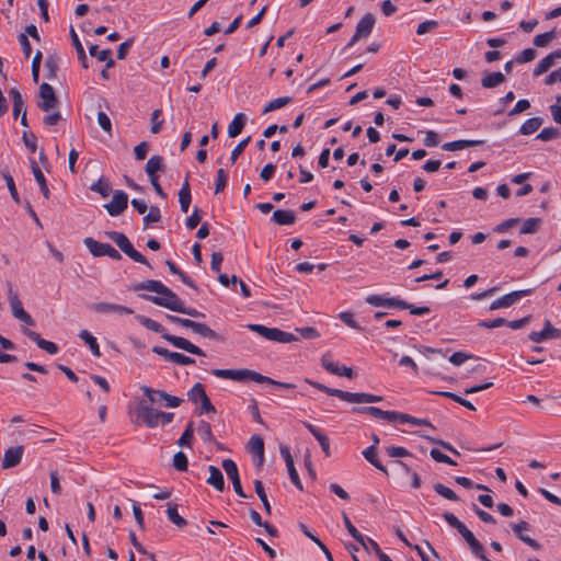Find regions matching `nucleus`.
Returning a JSON list of instances; mask_svg holds the SVG:
<instances>
[{"label": "nucleus", "instance_id": "nucleus-40", "mask_svg": "<svg viewBox=\"0 0 561 561\" xmlns=\"http://www.w3.org/2000/svg\"><path fill=\"white\" fill-rule=\"evenodd\" d=\"M249 330L256 332L261 336L265 337L270 341H275L277 329L276 328H267L262 324H249Z\"/></svg>", "mask_w": 561, "mask_h": 561}, {"label": "nucleus", "instance_id": "nucleus-57", "mask_svg": "<svg viewBox=\"0 0 561 561\" xmlns=\"http://www.w3.org/2000/svg\"><path fill=\"white\" fill-rule=\"evenodd\" d=\"M430 456L437 462H444V463H447L449 466H457V462L454 461L450 457H448L447 455L443 454L440 450L438 449H432L430 451Z\"/></svg>", "mask_w": 561, "mask_h": 561}, {"label": "nucleus", "instance_id": "nucleus-45", "mask_svg": "<svg viewBox=\"0 0 561 561\" xmlns=\"http://www.w3.org/2000/svg\"><path fill=\"white\" fill-rule=\"evenodd\" d=\"M206 396L207 394L205 392L204 386L199 382L195 383L192 387V389L187 392L188 399L194 403H197L198 401L204 399Z\"/></svg>", "mask_w": 561, "mask_h": 561}, {"label": "nucleus", "instance_id": "nucleus-11", "mask_svg": "<svg viewBox=\"0 0 561 561\" xmlns=\"http://www.w3.org/2000/svg\"><path fill=\"white\" fill-rule=\"evenodd\" d=\"M128 205V195L124 191H116L112 197V201L104 205L107 213L115 217L121 215Z\"/></svg>", "mask_w": 561, "mask_h": 561}, {"label": "nucleus", "instance_id": "nucleus-54", "mask_svg": "<svg viewBox=\"0 0 561 561\" xmlns=\"http://www.w3.org/2000/svg\"><path fill=\"white\" fill-rule=\"evenodd\" d=\"M560 136V131L554 127H547L543 128L538 135L537 139H540L542 141H548L556 139Z\"/></svg>", "mask_w": 561, "mask_h": 561}, {"label": "nucleus", "instance_id": "nucleus-63", "mask_svg": "<svg viewBox=\"0 0 561 561\" xmlns=\"http://www.w3.org/2000/svg\"><path fill=\"white\" fill-rule=\"evenodd\" d=\"M472 357L471 354H467L465 352H455L450 357L449 362L455 366H460L468 359Z\"/></svg>", "mask_w": 561, "mask_h": 561}, {"label": "nucleus", "instance_id": "nucleus-64", "mask_svg": "<svg viewBox=\"0 0 561 561\" xmlns=\"http://www.w3.org/2000/svg\"><path fill=\"white\" fill-rule=\"evenodd\" d=\"M23 142L32 152L37 149L36 136L31 131H24L22 136Z\"/></svg>", "mask_w": 561, "mask_h": 561}, {"label": "nucleus", "instance_id": "nucleus-50", "mask_svg": "<svg viewBox=\"0 0 561 561\" xmlns=\"http://www.w3.org/2000/svg\"><path fill=\"white\" fill-rule=\"evenodd\" d=\"M539 225H540V219L528 218L524 221V224L520 228V233H523V234L535 233L538 230Z\"/></svg>", "mask_w": 561, "mask_h": 561}, {"label": "nucleus", "instance_id": "nucleus-7", "mask_svg": "<svg viewBox=\"0 0 561 561\" xmlns=\"http://www.w3.org/2000/svg\"><path fill=\"white\" fill-rule=\"evenodd\" d=\"M8 299L10 302V307H11L13 317L16 318L18 320L26 323L27 325L34 327L35 325L34 319L30 316L28 312H26L24 310L22 302L19 298V295L13 289V286L11 283H8Z\"/></svg>", "mask_w": 561, "mask_h": 561}, {"label": "nucleus", "instance_id": "nucleus-15", "mask_svg": "<svg viewBox=\"0 0 561 561\" xmlns=\"http://www.w3.org/2000/svg\"><path fill=\"white\" fill-rule=\"evenodd\" d=\"M90 309L103 314L117 313V314H131L133 309L111 302H96L90 306Z\"/></svg>", "mask_w": 561, "mask_h": 561}, {"label": "nucleus", "instance_id": "nucleus-38", "mask_svg": "<svg viewBox=\"0 0 561 561\" xmlns=\"http://www.w3.org/2000/svg\"><path fill=\"white\" fill-rule=\"evenodd\" d=\"M10 95L13 102V115L14 117H18L21 112L23 114L24 110H26L22 94L16 88H12L10 90Z\"/></svg>", "mask_w": 561, "mask_h": 561}, {"label": "nucleus", "instance_id": "nucleus-55", "mask_svg": "<svg viewBox=\"0 0 561 561\" xmlns=\"http://www.w3.org/2000/svg\"><path fill=\"white\" fill-rule=\"evenodd\" d=\"M161 219V211L159 207L151 206L149 208V213L144 217L145 226H149L150 224L158 222Z\"/></svg>", "mask_w": 561, "mask_h": 561}, {"label": "nucleus", "instance_id": "nucleus-58", "mask_svg": "<svg viewBox=\"0 0 561 561\" xmlns=\"http://www.w3.org/2000/svg\"><path fill=\"white\" fill-rule=\"evenodd\" d=\"M250 140L251 136H248L233 148L230 156L231 163H234L237 161L239 156L244 151L245 147L249 145Z\"/></svg>", "mask_w": 561, "mask_h": 561}, {"label": "nucleus", "instance_id": "nucleus-44", "mask_svg": "<svg viewBox=\"0 0 561 561\" xmlns=\"http://www.w3.org/2000/svg\"><path fill=\"white\" fill-rule=\"evenodd\" d=\"M254 488H255V492L257 494V496L260 497L263 506H264V510L267 514H271V504L267 500V496H266V493H265V490H264V486H263V483L261 480H255L254 481Z\"/></svg>", "mask_w": 561, "mask_h": 561}, {"label": "nucleus", "instance_id": "nucleus-5", "mask_svg": "<svg viewBox=\"0 0 561 561\" xmlns=\"http://www.w3.org/2000/svg\"><path fill=\"white\" fill-rule=\"evenodd\" d=\"M106 234L131 260H134L137 263L150 266L148 260L139 251L134 249L131 242L124 233L117 231H110L106 232Z\"/></svg>", "mask_w": 561, "mask_h": 561}, {"label": "nucleus", "instance_id": "nucleus-49", "mask_svg": "<svg viewBox=\"0 0 561 561\" xmlns=\"http://www.w3.org/2000/svg\"><path fill=\"white\" fill-rule=\"evenodd\" d=\"M434 490L437 494L442 495L443 497H445L449 501H458L457 494L451 489L444 485L443 483H439V482L435 483Z\"/></svg>", "mask_w": 561, "mask_h": 561}, {"label": "nucleus", "instance_id": "nucleus-52", "mask_svg": "<svg viewBox=\"0 0 561 561\" xmlns=\"http://www.w3.org/2000/svg\"><path fill=\"white\" fill-rule=\"evenodd\" d=\"M354 412L363 413V414H369L377 419H382L385 415V411L377 408V407H364V408H355L353 409Z\"/></svg>", "mask_w": 561, "mask_h": 561}, {"label": "nucleus", "instance_id": "nucleus-4", "mask_svg": "<svg viewBox=\"0 0 561 561\" xmlns=\"http://www.w3.org/2000/svg\"><path fill=\"white\" fill-rule=\"evenodd\" d=\"M307 383L310 386L317 388L320 391L325 392L329 396L336 397L343 401H346L348 403H375L380 402L382 400V397L375 396L370 393L365 392H348L341 389L330 388L324 386L323 383L313 381L311 379H305Z\"/></svg>", "mask_w": 561, "mask_h": 561}, {"label": "nucleus", "instance_id": "nucleus-31", "mask_svg": "<svg viewBox=\"0 0 561 561\" xmlns=\"http://www.w3.org/2000/svg\"><path fill=\"white\" fill-rule=\"evenodd\" d=\"M191 201H192L191 188H190V183L186 179L179 192V203H180L181 210L183 213L188 211Z\"/></svg>", "mask_w": 561, "mask_h": 561}, {"label": "nucleus", "instance_id": "nucleus-60", "mask_svg": "<svg viewBox=\"0 0 561 561\" xmlns=\"http://www.w3.org/2000/svg\"><path fill=\"white\" fill-rule=\"evenodd\" d=\"M42 53L38 50L32 60V78L33 81L36 83L39 79V69H41V61H42Z\"/></svg>", "mask_w": 561, "mask_h": 561}, {"label": "nucleus", "instance_id": "nucleus-25", "mask_svg": "<svg viewBox=\"0 0 561 561\" xmlns=\"http://www.w3.org/2000/svg\"><path fill=\"white\" fill-rule=\"evenodd\" d=\"M483 144V140H466V139H461V140H455V141H450V142H446L442 146V149L446 150V151H457V150H461V149H465V148H468V147H477V146H480Z\"/></svg>", "mask_w": 561, "mask_h": 561}, {"label": "nucleus", "instance_id": "nucleus-42", "mask_svg": "<svg viewBox=\"0 0 561 561\" xmlns=\"http://www.w3.org/2000/svg\"><path fill=\"white\" fill-rule=\"evenodd\" d=\"M90 190L99 193L102 197H107L112 191L108 181L101 176L96 182H94Z\"/></svg>", "mask_w": 561, "mask_h": 561}, {"label": "nucleus", "instance_id": "nucleus-2", "mask_svg": "<svg viewBox=\"0 0 561 561\" xmlns=\"http://www.w3.org/2000/svg\"><path fill=\"white\" fill-rule=\"evenodd\" d=\"M211 374L218 378L231 379L239 382L253 381L257 383H267L283 389H294L296 385L274 380L250 369H213Z\"/></svg>", "mask_w": 561, "mask_h": 561}, {"label": "nucleus", "instance_id": "nucleus-12", "mask_svg": "<svg viewBox=\"0 0 561 561\" xmlns=\"http://www.w3.org/2000/svg\"><path fill=\"white\" fill-rule=\"evenodd\" d=\"M152 352L162 356L167 362L175 363L178 365H191L195 360L182 353L171 352L162 346H153Z\"/></svg>", "mask_w": 561, "mask_h": 561}, {"label": "nucleus", "instance_id": "nucleus-47", "mask_svg": "<svg viewBox=\"0 0 561 561\" xmlns=\"http://www.w3.org/2000/svg\"><path fill=\"white\" fill-rule=\"evenodd\" d=\"M45 69L47 70V78L54 79L58 70V57L50 55L45 60Z\"/></svg>", "mask_w": 561, "mask_h": 561}, {"label": "nucleus", "instance_id": "nucleus-51", "mask_svg": "<svg viewBox=\"0 0 561 561\" xmlns=\"http://www.w3.org/2000/svg\"><path fill=\"white\" fill-rule=\"evenodd\" d=\"M173 467L179 471H186L188 467V460L183 451H178L173 457Z\"/></svg>", "mask_w": 561, "mask_h": 561}, {"label": "nucleus", "instance_id": "nucleus-43", "mask_svg": "<svg viewBox=\"0 0 561 561\" xmlns=\"http://www.w3.org/2000/svg\"><path fill=\"white\" fill-rule=\"evenodd\" d=\"M290 102H291L290 96H282V98L274 99L265 105L262 113L267 114L270 112L276 111L283 106H286Z\"/></svg>", "mask_w": 561, "mask_h": 561}, {"label": "nucleus", "instance_id": "nucleus-3", "mask_svg": "<svg viewBox=\"0 0 561 561\" xmlns=\"http://www.w3.org/2000/svg\"><path fill=\"white\" fill-rule=\"evenodd\" d=\"M136 318L139 321V323L142 324L146 329L160 333L162 337L169 343H171L174 347L181 348L183 351H186L187 353L197 356H205V353L201 347L196 346L195 344L191 343L188 340L184 337L167 333L163 325L157 322L156 320H152L145 316H137Z\"/></svg>", "mask_w": 561, "mask_h": 561}, {"label": "nucleus", "instance_id": "nucleus-32", "mask_svg": "<svg viewBox=\"0 0 561 561\" xmlns=\"http://www.w3.org/2000/svg\"><path fill=\"white\" fill-rule=\"evenodd\" d=\"M363 456L365 457V459L370 462L376 469L380 470L381 472H383L386 476H388V470L386 469V467L378 460L377 458V450H376V447L375 445H371L369 447H367L364 451H363Z\"/></svg>", "mask_w": 561, "mask_h": 561}, {"label": "nucleus", "instance_id": "nucleus-48", "mask_svg": "<svg viewBox=\"0 0 561 561\" xmlns=\"http://www.w3.org/2000/svg\"><path fill=\"white\" fill-rule=\"evenodd\" d=\"M194 428H193V422H190L184 430L183 434L178 440V444L181 447H191L192 439H193Z\"/></svg>", "mask_w": 561, "mask_h": 561}, {"label": "nucleus", "instance_id": "nucleus-22", "mask_svg": "<svg viewBox=\"0 0 561 561\" xmlns=\"http://www.w3.org/2000/svg\"><path fill=\"white\" fill-rule=\"evenodd\" d=\"M304 426L313 435V437L319 442L323 453L327 456H330V440L329 438L321 433L319 428L308 422H302Z\"/></svg>", "mask_w": 561, "mask_h": 561}, {"label": "nucleus", "instance_id": "nucleus-19", "mask_svg": "<svg viewBox=\"0 0 561 561\" xmlns=\"http://www.w3.org/2000/svg\"><path fill=\"white\" fill-rule=\"evenodd\" d=\"M280 455L282 457L284 458L285 462H286V467H287V470H288V474H289V479L290 481L299 489V490H302V484H301V481L299 479V476H298V472L294 466V460H293V457L290 455V450L288 447L286 446H280Z\"/></svg>", "mask_w": 561, "mask_h": 561}, {"label": "nucleus", "instance_id": "nucleus-18", "mask_svg": "<svg viewBox=\"0 0 561 561\" xmlns=\"http://www.w3.org/2000/svg\"><path fill=\"white\" fill-rule=\"evenodd\" d=\"M22 332L28 339H31L33 342H35L39 348L46 351L48 354L54 355V354L58 353L59 348H58L57 344L54 342L44 340L43 337H41V335L37 332L32 331L26 328L22 329Z\"/></svg>", "mask_w": 561, "mask_h": 561}, {"label": "nucleus", "instance_id": "nucleus-35", "mask_svg": "<svg viewBox=\"0 0 561 561\" xmlns=\"http://www.w3.org/2000/svg\"><path fill=\"white\" fill-rule=\"evenodd\" d=\"M344 525L350 533V535L364 548H367L365 536L362 535L356 527L352 524L350 517L346 515V513L342 514Z\"/></svg>", "mask_w": 561, "mask_h": 561}, {"label": "nucleus", "instance_id": "nucleus-6", "mask_svg": "<svg viewBox=\"0 0 561 561\" xmlns=\"http://www.w3.org/2000/svg\"><path fill=\"white\" fill-rule=\"evenodd\" d=\"M141 391L152 404H162L167 408H178L183 399L169 394L162 390H154L148 386H142Z\"/></svg>", "mask_w": 561, "mask_h": 561}, {"label": "nucleus", "instance_id": "nucleus-39", "mask_svg": "<svg viewBox=\"0 0 561 561\" xmlns=\"http://www.w3.org/2000/svg\"><path fill=\"white\" fill-rule=\"evenodd\" d=\"M167 515L168 518L179 528H183L187 524L186 519L179 514L176 504H168Z\"/></svg>", "mask_w": 561, "mask_h": 561}, {"label": "nucleus", "instance_id": "nucleus-53", "mask_svg": "<svg viewBox=\"0 0 561 561\" xmlns=\"http://www.w3.org/2000/svg\"><path fill=\"white\" fill-rule=\"evenodd\" d=\"M162 115V111L160 108H157L151 114V133L158 134L161 130L163 121L160 119Z\"/></svg>", "mask_w": 561, "mask_h": 561}, {"label": "nucleus", "instance_id": "nucleus-9", "mask_svg": "<svg viewBox=\"0 0 561 561\" xmlns=\"http://www.w3.org/2000/svg\"><path fill=\"white\" fill-rule=\"evenodd\" d=\"M533 293V289H523V290H515L510 294H506L499 299L494 300L490 305V310H496L500 308H508L522 298L530 295Z\"/></svg>", "mask_w": 561, "mask_h": 561}, {"label": "nucleus", "instance_id": "nucleus-56", "mask_svg": "<svg viewBox=\"0 0 561 561\" xmlns=\"http://www.w3.org/2000/svg\"><path fill=\"white\" fill-rule=\"evenodd\" d=\"M554 37V30L535 36L534 45L545 47Z\"/></svg>", "mask_w": 561, "mask_h": 561}, {"label": "nucleus", "instance_id": "nucleus-13", "mask_svg": "<svg viewBox=\"0 0 561 561\" xmlns=\"http://www.w3.org/2000/svg\"><path fill=\"white\" fill-rule=\"evenodd\" d=\"M366 302L374 307H385V308H399L407 307V302L396 297H385L382 295H368L366 297Z\"/></svg>", "mask_w": 561, "mask_h": 561}, {"label": "nucleus", "instance_id": "nucleus-29", "mask_svg": "<svg viewBox=\"0 0 561 561\" xmlns=\"http://www.w3.org/2000/svg\"><path fill=\"white\" fill-rule=\"evenodd\" d=\"M209 478L207 479V483L213 485L217 491H222L225 488V480L221 471L215 467L209 466Z\"/></svg>", "mask_w": 561, "mask_h": 561}, {"label": "nucleus", "instance_id": "nucleus-33", "mask_svg": "<svg viewBox=\"0 0 561 561\" xmlns=\"http://www.w3.org/2000/svg\"><path fill=\"white\" fill-rule=\"evenodd\" d=\"M164 164H163V157L161 156H152L149 158L146 164V173L149 178L151 176H158V171H163Z\"/></svg>", "mask_w": 561, "mask_h": 561}, {"label": "nucleus", "instance_id": "nucleus-10", "mask_svg": "<svg viewBox=\"0 0 561 561\" xmlns=\"http://www.w3.org/2000/svg\"><path fill=\"white\" fill-rule=\"evenodd\" d=\"M221 466H222V469L225 470L227 477L231 480L234 492L240 497H244V499L248 497V495L243 492L240 477H239L238 467H237L236 462L231 459H225L222 461Z\"/></svg>", "mask_w": 561, "mask_h": 561}, {"label": "nucleus", "instance_id": "nucleus-17", "mask_svg": "<svg viewBox=\"0 0 561 561\" xmlns=\"http://www.w3.org/2000/svg\"><path fill=\"white\" fill-rule=\"evenodd\" d=\"M561 336V331L554 327H552L549 320H546L545 327L539 332H531L528 337L530 341L540 343L548 339H559Z\"/></svg>", "mask_w": 561, "mask_h": 561}, {"label": "nucleus", "instance_id": "nucleus-37", "mask_svg": "<svg viewBox=\"0 0 561 561\" xmlns=\"http://www.w3.org/2000/svg\"><path fill=\"white\" fill-rule=\"evenodd\" d=\"M79 337L90 347L92 354L96 357L101 356L100 346L96 339L87 330L79 333Z\"/></svg>", "mask_w": 561, "mask_h": 561}, {"label": "nucleus", "instance_id": "nucleus-59", "mask_svg": "<svg viewBox=\"0 0 561 561\" xmlns=\"http://www.w3.org/2000/svg\"><path fill=\"white\" fill-rule=\"evenodd\" d=\"M228 176L224 169H219L217 171L216 183H215V193L218 194L222 192L227 185Z\"/></svg>", "mask_w": 561, "mask_h": 561}, {"label": "nucleus", "instance_id": "nucleus-62", "mask_svg": "<svg viewBox=\"0 0 561 561\" xmlns=\"http://www.w3.org/2000/svg\"><path fill=\"white\" fill-rule=\"evenodd\" d=\"M438 26V22L434 20H427L422 23H420L416 27V34L423 35Z\"/></svg>", "mask_w": 561, "mask_h": 561}, {"label": "nucleus", "instance_id": "nucleus-8", "mask_svg": "<svg viewBox=\"0 0 561 561\" xmlns=\"http://www.w3.org/2000/svg\"><path fill=\"white\" fill-rule=\"evenodd\" d=\"M39 99L41 101L37 103V106L43 112H50L56 108L59 104V101L56 96V93L53 87L48 83H42L39 87Z\"/></svg>", "mask_w": 561, "mask_h": 561}, {"label": "nucleus", "instance_id": "nucleus-61", "mask_svg": "<svg viewBox=\"0 0 561 561\" xmlns=\"http://www.w3.org/2000/svg\"><path fill=\"white\" fill-rule=\"evenodd\" d=\"M3 179L7 183V186L10 191L11 197L14 199V202L20 203V197L15 187V183L13 178L10 175V173H3Z\"/></svg>", "mask_w": 561, "mask_h": 561}, {"label": "nucleus", "instance_id": "nucleus-14", "mask_svg": "<svg viewBox=\"0 0 561 561\" xmlns=\"http://www.w3.org/2000/svg\"><path fill=\"white\" fill-rule=\"evenodd\" d=\"M136 413L138 417L142 419L144 423L150 428L158 426V424L160 423V411L154 410L149 405L140 403L137 407Z\"/></svg>", "mask_w": 561, "mask_h": 561}, {"label": "nucleus", "instance_id": "nucleus-27", "mask_svg": "<svg viewBox=\"0 0 561 561\" xmlns=\"http://www.w3.org/2000/svg\"><path fill=\"white\" fill-rule=\"evenodd\" d=\"M89 53H90V55L92 57L98 58V60L105 61L106 62V68L114 67L115 62H114V60L111 57V55H112L111 49L99 50L98 45H91L89 47Z\"/></svg>", "mask_w": 561, "mask_h": 561}, {"label": "nucleus", "instance_id": "nucleus-41", "mask_svg": "<svg viewBox=\"0 0 561 561\" xmlns=\"http://www.w3.org/2000/svg\"><path fill=\"white\" fill-rule=\"evenodd\" d=\"M542 125V118L540 117H531L528 118L519 129V133L522 135H531L535 131L539 129V127Z\"/></svg>", "mask_w": 561, "mask_h": 561}, {"label": "nucleus", "instance_id": "nucleus-1", "mask_svg": "<svg viewBox=\"0 0 561 561\" xmlns=\"http://www.w3.org/2000/svg\"><path fill=\"white\" fill-rule=\"evenodd\" d=\"M148 290L157 293L160 296H151L147 294H141V297L145 300H149L152 304L164 307L171 311L178 312L182 310L183 301L178 297L175 293H173L169 287L162 284L160 280L149 279L142 283H139L135 286V290Z\"/></svg>", "mask_w": 561, "mask_h": 561}, {"label": "nucleus", "instance_id": "nucleus-16", "mask_svg": "<svg viewBox=\"0 0 561 561\" xmlns=\"http://www.w3.org/2000/svg\"><path fill=\"white\" fill-rule=\"evenodd\" d=\"M24 447L22 445L9 447L3 455L2 465L3 469L16 467L23 457Z\"/></svg>", "mask_w": 561, "mask_h": 561}, {"label": "nucleus", "instance_id": "nucleus-34", "mask_svg": "<svg viewBox=\"0 0 561 561\" xmlns=\"http://www.w3.org/2000/svg\"><path fill=\"white\" fill-rule=\"evenodd\" d=\"M556 59H559V57L554 55V51L547 55L536 66V68L534 70V76L538 77V76L547 72L554 65Z\"/></svg>", "mask_w": 561, "mask_h": 561}, {"label": "nucleus", "instance_id": "nucleus-21", "mask_svg": "<svg viewBox=\"0 0 561 561\" xmlns=\"http://www.w3.org/2000/svg\"><path fill=\"white\" fill-rule=\"evenodd\" d=\"M376 20L371 13H366L357 23L355 32L362 38H367L375 26Z\"/></svg>", "mask_w": 561, "mask_h": 561}, {"label": "nucleus", "instance_id": "nucleus-46", "mask_svg": "<svg viewBox=\"0 0 561 561\" xmlns=\"http://www.w3.org/2000/svg\"><path fill=\"white\" fill-rule=\"evenodd\" d=\"M197 432L205 443L214 442L211 426L208 422L201 421L197 427Z\"/></svg>", "mask_w": 561, "mask_h": 561}, {"label": "nucleus", "instance_id": "nucleus-28", "mask_svg": "<svg viewBox=\"0 0 561 561\" xmlns=\"http://www.w3.org/2000/svg\"><path fill=\"white\" fill-rule=\"evenodd\" d=\"M247 122V116L242 113L237 114L228 126V136L234 138L241 134Z\"/></svg>", "mask_w": 561, "mask_h": 561}, {"label": "nucleus", "instance_id": "nucleus-23", "mask_svg": "<svg viewBox=\"0 0 561 561\" xmlns=\"http://www.w3.org/2000/svg\"><path fill=\"white\" fill-rule=\"evenodd\" d=\"M272 220L279 226H290L296 221V215L293 210L277 209L273 213Z\"/></svg>", "mask_w": 561, "mask_h": 561}, {"label": "nucleus", "instance_id": "nucleus-30", "mask_svg": "<svg viewBox=\"0 0 561 561\" xmlns=\"http://www.w3.org/2000/svg\"><path fill=\"white\" fill-rule=\"evenodd\" d=\"M191 330L204 337H208L210 340L220 341V335L211 330L208 325L199 322H192Z\"/></svg>", "mask_w": 561, "mask_h": 561}, {"label": "nucleus", "instance_id": "nucleus-36", "mask_svg": "<svg viewBox=\"0 0 561 561\" xmlns=\"http://www.w3.org/2000/svg\"><path fill=\"white\" fill-rule=\"evenodd\" d=\"M504 80H505L504 75L500 71H496V72H491V73L486 75L485 77H483L481 80V84L485 89H491V88H495V87L500 85L501 83L504 82Z\"/></svg>", "mask_w": 561, "mask_h": 561}, {"label": "nucleus", "instance_id": "nucleus-20", "mask_svg": "<svg viewBox=\"0 0 561 561\" xmlns=\"http://www.w3.org/2000/svg\"><path fill=\"white\" fill-rule=\"evenodd\" d=\"M512 529H513L514 534L523 542H525L526 545H528L533 549L539 550L541 548L540 543L537 540L530 538L529 536L524 535V530H528L529 529V524L528 523L523 520V522L517 523V524H512Z\"/></svg>", "mask_w": 561, "mask_h": 561}, {"label": "nucleus", "instance_id": "nucleus-24", "mask_svg": "<svg viewBox=\"0 0 561 561\" xmlns=\"http://www.w3.org/2000/svg\"><path fill=\"white\" fill-rule=\"evenodd\" d=\"M83 243L93 256H105L110 245V243H102L90 237L85 238Z\"/></svg>", "mask_w": 561, "mask_h": 561}, {"label": "nucleus", "instance_id": "nucleus-26", "mask_svg": "<svg viewBox=\"0 0 561 561\" xmlns=\"http://www.w3.org/2000/svg\"><path fill=\"white\" fill-rule=\"evenodd\" d=\"M249 449L252 454L259 457V466L264 460V440L260 435H253L249 440Z\"/></svg>", "mask_w": 561, "mask_h": 561}]
</instances>
